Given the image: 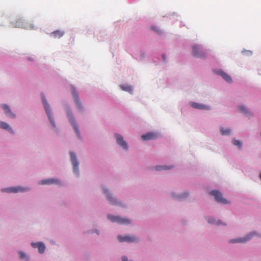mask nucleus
<instances>
[{
    "label": "nucleus",
    "mask_w": 261,
    "mask_h": 261,
    "mask_svg": "<svg viewBox=\"0 0 261 261\" xmlns=\"http://www.w3.org/2000/svg\"><path fill=\"white\" fill-rule=\"evenodd\" d=\"M1 106H2V108L3 109V110H4L5 113L7 116H8V117H9L10 118H13L15 117V115L11 112L9 107L8 105H5V104H3L1 105Z\"/></svg>",
    "instance_id": "nucleus-14"
},
{
    "label": "nucleus",
    "mask_w": 261,
    "mask_h": 261,
    "mask_svg": "<svg viewBox=\"0 0 261 261\" xmlns=\"http://www.w3.org/2000/svg\"><path fill=\"white\" fill-rule=\"evenodd\" d=\"M115 137L117 140V143L125 149L128 148L127 143L123 140V137L119 134H116Z\"/></svg>",
    "instance_id": "nucleus-10"
},
{
    "label": "nucleus",
    "mask_w": 261,
    "mask_h": 261,
    "mask_svg": "<svg viewBox=\"0 0 261 261\" xmlns=\"http://www.w3.org/2000/svg\"><path fill=\"white\" fill-rule=\"evenodd\" d=\"M20 258L22 259H24L26 257V254L24 252L20 251L19 252Z\"/></svg>",
    "instance_id": "nucleus-28"
},
{
    "label": "nucleus",
    "mask_w": 261,
    "mask_h": 261,
    "mask_svg": "<svg viewBox=\"0 0 261 261\" xmlns=\"http://www.w3.org/2000/svg\"><path fill=\"white\" fill-rule=\"evenodd\" d=\"M108 218L112 222H116L119 224H128L130 223V220L119 216L108 215Z\"/></svg>",
    "instance_id": "nucleus-3"
},
{
    "label": "nucleus",
    "mask_w": 261,
    "mask_h": 261,
    "mask_svg": "<svg viewBox=\"0 0 261 261\" xmlns=\"http://www.w3.org/2000/svg\"><path fill=\"white\" fill-rule=\"evenodd\" d=\"M191 106L193 108L196 109H199V110H209L211 109L210 107L208 106L200 104L197 102H191Z\"/></svg>",
    "instance_id": "nucleus-12"
},
{
    "label": "nucleus",
    "mask_w": 261,
    "mask_h": 261,
    "mask_svg": "<svg viewBox=\"0 0 261 261\" xmlns=\"http://www.w3.org/2000/svg\"><path fill=\"white\" fill-rule=\"evenodd\" d=\"M163 58L164 59H165V56L164 55H163Z\"/></svg>",
    "instance_id": "nucleus-31"
},
{
    "label": "nucleus",
    "mask_w": 261,
    "mask_h": 261,
    "mask_svg": "<svg viewBox=\"0 0 261 261\" xmlns=\"http://www.w3.org/2000/svg\"><path fill=\"white\" fill-rule=\"evenodd\" d=\"M210 194L215 197V200L218 202L223 204H227L228 203L227 200L224 198L221 192L217 190L212 191Z\"/></svg>",
    "instance_id": "nucleus-4"
},
{
    "label": "nucleus",
    "mask_w": 261,
    "mask_h": 261,
    "mask_svg": "<svg viewBox=\"0 0 261 261\" xmlns=\"http://www.w3.org/2000/svg\"><path fill=\"white\" fill-rule=\"evenodd\" d=\"M31 244L33 247L38 248L39 253H43L44 252L45 246L43 243L38 242L36 243H32Z\"/></svg>",
    "instance_id": "nucleus-15"
},
{
    "label": "nucleus",
    "mask_w": 261,
    "mask_h": 261,
    "mask_svg": "<svg viewBox=\"0 0 261 261\" xmlns=\"http://www.w3.org/2000/svg\"><path fill=\"white\" fill-rule=\"evenodd\" d=\"M103 192L105 194H107V197L108 200L110 202V203L112 205H117V202L115 200V199L113 198L112 197V196L108 193V190L103 189Z\"/></svg>",
    "instance_id": "nucleus-19"
},
{
    "label": "nucleus",
    "mask_w": 261,
    "mask_h": 261,
    "mask_svg": "<svg viewBox=\"0 0 261 261\" xmlns=\"http://www.w3.org/2000/svg\"><path fill=\"white\" fill-rule=\"evenodd\" d=\"M255 233L254 232L251 233L250 234H247L244 238L236 239H232L229 241V243H244L250 240L253 236L255 235Z\"/></svg>",
    "instance_id": "nucleus-6"
},
{
    "label": "nucleus",
    "mask_w": 261,
    "mask_h": 261,
    "mask_svg": "<svg viewBox=\"0 0 261 261\" xmlns=\"http://www.w3.org/2000/svg\"><path fill=\"white\" fill-rule=\"evenodd\" d=\"M71 92L77 107L80 110H81L82 109V105L80 100L79 94L76 89L73 87H71Z\"/></svg>",
    "instance_id": "nucleus-7"
},
{
    "label": "nucleus",
    "mask_w": 261,
    "mask_h": 261,
    "mask_svg": "<svg viewBox=\"0 0 261 261\" xmlns=\"http://www.w3.org/2000/svg\"><path fill=\"white\" fill-rule=\"evenodd\" d=\"M59 184V181L57 179H48L42 180L39 181V184L45 185V184Z\"/></svg>",
    "instance_id": "nucleus-16"
},
{
    "label": "nucleus",
    "mask_w": 261,
    "mask_h": 261,
    "mask_svg": "<svg viewBox=\"0 0 261 261\" xmlns=\"http://www.w3.org/2000/svg\"><path fill=\"white\" fill-rule=\"evenodd\" d=\"M141 138L145 141L152 140L156 138V135L154 133H149L142 135Z\"/></svg>",
    "instance_id": "nucleus-17"
},
{
    "label": "nucleus",
    "mask_w": 261,
    "mask_h": 261,
    "mask_svg": "<svg viewBox=\"0 0 261 261\" xmlns=\"http://www.w3.org/2000/svg\"><path fill=\"white\" fill-rule=\"evenodd\" d=\"M63 35L64 32L60 30L55 31L51 33V36L54 38H60Z\"/></svg>",
    "instance_id": "nucleus-21"
},
{
    "label": "nucleus",
    "mask_w": 261,
    "mask_h": 261,
    "mask_svg": "<svg viewBox=\"0 0 261 261\" xmlns=\"http://www.w3.org/2000/svg\"><path fill=\"white\" fill-rule=\"evenodd\" d=\"M208 222L211 224H220L219 221L216 222V221L213 218L208 219Z\"/></svg>",
    "instance_id": "nucleus-27"
},
{
    "label": "nucleus",
    "mask_w": 261,
    "mask_h": 261,
    "mask_svg": "<svg viewBox=\"0 0 261 261\" xmlns=\"http://www.w3.org/2000/svg\"><path fill=\"white\" fill-rule=\"evenodd\" d=\"M192 49L194 55L195 57L200 58L204 55V53L202 51L198 45H193Z\"/></svg>",
    "instance_id": "nucleus-11"
},
{
    "label": "nucleus",
    "mask_w": 261,
    "mask_h": 261,
    "mask_svg": "<svg viewBox=\"0 0 261 261\" xmlns=\"http://www.w3.org/2000/svg\"><path fill=\"white\" fill-rule=\"evenodd\" d=\"M0 127L3 129H4L8 130L11 134L14 133V132H13V130L12 129V128L10 127L8 123H7L5 122L0 121Z\"/></svg>",
    "instance_id": "nucleus-20"
},
{
    "label": "nucleus",
    "mask_w": 261,
    "mask_h": 261,
    "mask_svg": "<svg viewBox=\"0 0 261 261\" xmlns=\"http://www.w3.org/2000/svg\"><path fill=\"white\" fill-rule=\"evenodd\" d=\"M221 133L222 135H228L230 134L231 130L230 129H224L223 127L221 128Z\"/></svg>",
    "instance_id": "nucleus-22"
},
{
    "label": "nucleus",
    "mask_w": 261,
    "mask_h": 261,
    "mask_svg": "<svg viewBox=\"0 0 261 261\" xmlns=\"http://www.w3.org/2000/svg\"><path fill=\"white\" fill-rule=\"evenodd\" d=\"M171 168V167H168L167 166H157L155 167V170L157 171H160L161 170H169Z\"/></svg>",
    "instance_id": "nucleus-24"
},
{
    "label": "nucleus",
    "mask_w": 261,
    "mask_h": 261,
    "mask_svg": "<svg viewBox=\"0 0 261 261\" xmlns=\"http://www.w3.org/2000/svg\"><path fill=\"white\" fill-rule=\"evenodd\" d=\"M259 178L261 179V173L259 174Z\"/></svg>",
    "instance_id": "nucleus-30"
},
{
    "label": "nucleus",
    "mask_w": 261,
    "mask_h": 261,
    "mask_svg": "<svg viewBox=\"0 0 261 261\" xmlns=\"http://www.w3.org/2000/svg\"><path fill=\"white\" fill-rule=\"evenodd\" d=\"M217 74L221 75L226 81L228 82H232V79L231 77L222 70H218L217 71Z\"/></svg>",
    "instance_id": "nucleus-18"
},
{
    "label": "nucleus",
    "mask_w": 261,
    "mask_h": 261,
    "mask_svg": "<svg viewBox=\"0 0 261 261\" xmlns=\"http://www.w3.org/2000/svg\"><path fill=\"white\" fill-rule=\"evenodd\" d=\"M42 101L43 103L44 109L45 110V111L46 112V114L48 116V119H49L50 123L52 124L53 126L55 127V121H54L53 118L51 116V110L50 109L49 105L48 104V103L44 96H42Z\"/></svg>",
    "instance_id": "nucleus-2"
},
{
    "label": "nucleus",
    "mask_w": 261,
    "mask_h": 261,
    "mask_svg": "<svg viewBox=\"0 0 261 261\" xmlns=\"http://www.w3.org/2000/svg\"><path fill=\"white\" fill-rule=\"evenodd\" d=\"M121 88L122 89H123L124 91H128L129 92H131L132 91V88L130 87L127 86V85H122L121 86Z\"/></svg>",
    "instance_id": "nucleus-25"
},
{
    "label": "nucleus",
    "mask_w": 261,
    "mask_h": 261,
    "mask_svg": "<svg viewBox=\"0 0 261 261\" xmlns=\"http://www.w3.org/2000/svg\"><path fill=\"white\" fill-rule=\"evenodd\" d=\"M188 194L187 193H184L182 195L180 196L181 198H185L188 196Z\"/></svg>",
    "instance_id": "nucleus-29"
},
{
    "label": "nucleus",
    "mask_w": 261,
    "mask_h": 261,
    "mask_svg": "<svg viewBox=\"0 0 261 261\" xmlns=\"http://www.w3.org/2000/svg\"><path fill=\"white\" fill-rule=\"evenodd\" d=\"M13 26L15 28H21L25 29H34V26L30 22L24 20L22 18H19L16 22L13 23Z\"/></svg>",
    "instance_id": "nucleus-1"
},
{
    "label": "nucleus",
    "mask_w": 261,
    "mask_h": 261,
    "mask_svg": "<svg viewBox=\"0 0 261 261\" xmlns=\"http://www.w3.org/2000/svg\"><path fill=\"white\" fill-rule=\"evenodd\" d=\"M70 158L72 162V166H73V170L74 172L78 173L79 169V162L76 159L75 154L73 152H70Z\"/></svg>",
    "instance_id": "nucleus-9"
},
{
    "label": "nucleus",
    "mask_w": 261,
    "mask_h": 261,
    "mask_svg": "<svg viewBox=\"0 0 261 261\" xmlns=\"http://www.w3.org/2000/svg\"><path fill=\"white\" fill-rule=\"evenodd\" d=\"M232 144L234 145L237 146L239 148V149H241L242 145V143L240 141L237 140H236V139H233L232 140Z\"/></svg>",
    "instance_id": "nucleus-23"
},
{
    "label": "nucleus",
    "mask_w": 261,
    "mask_h": 261,
    "mask_svg": "<svg viewBox=\"0 0 261 261\" xmlns=\"http://www.w3.org/2000/svg\"><path fill=\"white\" fill-rule=\"evenodd\" d=\"M239 109L241 112L244 113L245 114H247L248 113V110L245 107V106H240V107H239Z\"/></svg>",
    "instance_id": "nucleus-26"
},
{
    "label": "nucleus",
    "mask_w": 261,
    "mask_h": 261,
    "mask_svg": "<svg viewBox=\"0 0 261 261\" xmlns=\"http://www.w3.org/2000/svg\"><path fill=\"white\" fill-rule=\"evenodd\" d=\"M28 190V189L27 188L18 187H12V188L4 189H2V191L7 192L8 193H17L18 192H24Z\"/></svg>",
    "instance_id": "nucleus-8"
},
{
    "label": "nucleus",
    "mask_w": 261,
    "mask_h": 261,
    "mask_svg": "<svg viewBox=\"0 0 261 261\" xmlns=\"http://www.w3.org/2000/svg\"><path fill=\"white\" fill-rule=\"evenodd\" d=\"M67 116H68V119H69V121L70 122V123H71L72 125L73 126L77 136L79 137H80V131L78 129L77 125L75 123V121L74 118L73 117V116L72 115V113L70 110H68V111H67Z\"/></svg>",
    "instance_id": "nucleus-5"
},
{
    "label": "nucleus",
    "mask_w": 261,
    "mask_h": 261,
    "mask_svg": "<svg viewBox=\"0 0 261 261\" xmlns=\"http://www.w3.org/2000/svg\"><path fill=\"white\" fill-rule=\"evenodd\" d=\"M118 239L120 242H133L136 240V238L133 236H119L118 237Z\"/></svg>",
    "instance_id": "nucleus-13"
}]
</instances>
